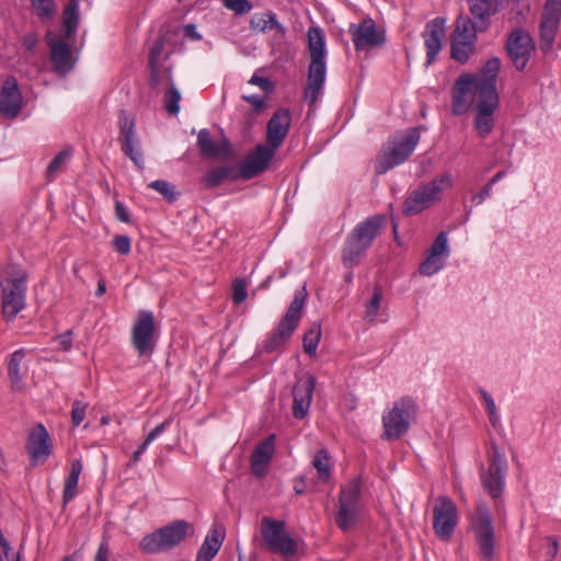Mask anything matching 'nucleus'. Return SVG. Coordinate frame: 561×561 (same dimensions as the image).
<instances>
[{
    "label": "nucleus",
    "instance_id": "obj_8",
    "mask_svg": "<svg viewBox=\"0 0 561 561\" xmlns=\"http://www.w3.org/2000/svg\"><path fill=\"white\" fill-rule=\"evenodd\" d=\"M496 11L495 2H473L470 7L472 20L459 16L451 39L476 45L477 33L488 28L490 19Z\"/></svg>",
    "mask_w": 561,
    "mask_h": 561
},
{
    "label": "nucleus",
    "instance_id": "obj_14",
    "mask_svg": "<svg viewBox=\"0 0 561 561\" xmlns=\"http://www.w3.org/2000/svg\"><path fill=\"white\" fill-rule=\"evenodd\" d=\"M561 22V2H545L539 23V47L543 53L553 48Z\"/></svg>",
    "mask_w": 561,
    "mask_h": 561
},
{
    "label": "nucleus",
    "instance_id": "obj_52",
    "mask_svg": "<svg viewBox=\"0 0 561 561\" xmlns=\"http://www.w3.org/2000/svg\"><path fill=\"white\" fill-rule=\"evenodd\" d=\"M170 424H171V419H168L164 422H162L161 424H159L158 426H156L151 432H149V434L145 438L147 440V443L151 444L159 435H161L167 430V427Z\"/></svg>",
    "mask_w": 561,
    "mask_h": 561
},
{
    "label": "nucleus",
    "instance_id": "obj_40",
    "mask_svg": "<svg viewBox=\"0 0 561 561\" xmlns=\"http://www.w3.org/2000/svg\"><path fill=\"white\" fill-rule=\"evenodd\" d=\"M451 58L463 65L473 55L476 45L471 43L451 39Z\"/></svg>",
    "mask_w": 561,
    "mask_h": 561
},
{
    "label": "nucleus",
    "instance_id": "obj_64",
    "mask_svg": "<svg viewBox=\"0 0 561 561\" xmlns=\"http://www.w3.org/2000/svg\"><path fill=\"white\" fill-rule=\"evenodd\" d=\"M505 171H499L490 181L488 184L493 186L495 183H497L500 180H502L505 176Z\"/></svg>",
    "mask_w": 561,
    "mask_h": 561
},
{
    "label": "nucleus",
    "instance_id": "obj_7",
    "mask_svg": "<svg viewBox=\"0 0 561 561\" xmlns=\"http://www.w3.org/2000/svg\"><path fill=\"white\" fill-rule=\"evenodd\" d=\"M308 296L306 285L295 293L294 299L279 321L276 330L266 340L265 351L275 352L291 337L302 316V309Z\"/></svg>",
    "mask_w": 561,
    "mask_h": 561
},
{
    "label": "nucleus",
    "instance_id": "obj_3",
    "mask_svg": "<svg viewBox=\"0 0 561 561\" xmlns=\"http://www.w3.org/2000/svg\"><path fill=\"white\" fill-rule=\"evenodd\" d=\"M421 139V127L409 128L391 137L376 158L375 172L385 174L397 165L404 163L415 150Z\"/></svg>",
    "mask_w": 561,
    "mask_h": 561
},
{
    "label": "nucleus",
    "instance_id": "obj_18",
    "mask_svg": "<svg viewBox=\"0 0 561 561\" xmlns=\"http://www.w3.org/2000/svg\"><path fill=\"white\" fill-rule=\"evenodd\" d=\"M506 49L515 68L519 71L524 70L536 49V44L531 35L522 30H514L506 43Z\"/></svg>",
    "mask_w": 561,
    "mask_h": 561
},
{
    "label": "nucleus",
    "instance_id": "obj_11",
    "mask_svg": "<svg viewBox=\"0 0 561 561\" xmlns=\"http://www.w3.org/2000/svg\"><path fill=\"white\" fill-rule=\"evenodd\" d=\"M157 323L151 311L140 310L131 329V344L139 356L150 357L156 347Z\"/></svg>",
    "mask_w": 561,
    "mask_h": 561
},
{
    "label": "nucleus",
    "instance_id": "obj_36",
    "mask_svg": "<svg viewBox=\"0 0 561 561\" xmlns=\"http://www.w3.org/2000/svg\"><path fill=\"white\" fill-rule=\"evenodd\" d=\"M250 27L254 32L265 33L272 28H276L280 34H285L286 28L276 20V15L272 12L254 14L250 21Z\"/></svg>",
    "mask_w": 561,
    "mask_h": 561
},
{
    "label": "nucleus",
    "instance_id": "obj_16",
    "mask_svg": "<svg viewBox=\"0 0 561 561\" xmlns=\"http://www.w3.org/2000/svg\"><path fill=\"white\" fill-rule=\"evenodd\" d=\"M506 462L504 456L499 451L495 445L492 446L490 463L488 471L481 472V482L484 490L493 497L497 499L503 492L505 485Z\"/></svg>",
    "mask_w": 561,
    "mask_h": 561
},
{
    "label": "nucleus",
    "instance_id": "obj_9",
    "mask_svg": "<svg viewBox=\"0 0 561 561\" xmlns=\"http://www.w3.org/2000/svg\"><path fill=\"white\" fill-rule=\"evenodd\" d=\"M191 525L185 520H175L145 536L140 549L147 553H159L181 543L187 535Z\"/></svg>",
    "mask_w": 561,
    "mask_h": 561
},
{
    "label": "nucleus",
    "instance_id": "obj_32",
    "mask_svg": "<svg viewBox=\"0 0 561 561\" xmlns=\"http://www.w3.org/2000/svg\"><path fill=\"white\" fill-rule=\"evenodd\" d=\"M224 540V533L214 529L211 534L207 535L202 543L196 561H210L219 551Z\"/></svg>",
    "mask_w": 561,
    "mask_h": 561
},
{
    "label": "nucleus",
    "instance_id": "obj_53",
    "mask_svg": "<svg viewBox=\"0 0 561 561\" xmlns=\"http://www.w3.org/2000/svg\"><path fill=\"white\" fill-rule=\"evenodd\" d=\"M559 551V543L554 537L546 538V556L553 559Z\"/></svg>",
    "mask_w": 561,
    "mask_h": 561
},
{
    "label": "nucleus",
    "instance_id": "obj_28",
    "mask_svg": "<svg viewBox=\"0 0 561 561\" xmlns=\"http://www.w3.org/2000/svg\"><path fill=\"white\" fill-rule=\"evenodd\" d=\"M445 20L436 18L428 22L423 33L426 47V66H430L442 49V36L444 33Z\"/></svg>",
    "mask_w": 561,
    "mask_h": 561
},
{
    "label": "nucleus",
    "instance_id": "obj_35",
    "mask_svg": "<svg viewBox=\"0 0 561 561\" xmlns=\"http://www.w3.org/2000/svg\"><path fill=\"white\" fill-rule=\"evenodd\" d=\"M83 466L80 459H76L71 462V468L68 477L65 480L62 491V503L67 505L75 496L78 486L79 477L82 472Z\"/></svg>",
    "mask_w": 561,
    "mask_h": 561
},
{
    "label": "nucleus",
    "instance_id": "obj_47",
    "mask_svg": "<svg viewBox=\"0 0 561 561\" xmlns=\"http://www.w3.org/2000/svg\"><path fill=\"white\" fill-rule=\"evenodd\" d=\"M163 49H164V41L159 37L153 42L152 47L150 49V54H149V68H150V70H152L153 73L156 72V65L158 64V60H159Z\"/></svg>",
    "mask_w": 561,
    "mask_h": 561
},
{
    "label": "nucleus",
    "instance_id": "obj_55",
    "mask_svg": "<svg viewBox=\"0 0 561 561\" xmlns=\"http://www.w3.org/2000/svg\"><path fill=\"white\" fill-rule=\"evenodd\" d=\"M57 342L62 351H69L72 345V331L69 330L57 336Z\"/></svg>",
    "mask_w": 561,
    "mask_h": 561
},
{
    "label": "nucleus",
    "instance_id": "obj_26",
    "mask_svg": "<svg viewBox=\"0 0 561 561\" xmlns=\"http://www.w3.org/2000/svg\"><path fill=\"white\" fill-rule=\"evenodd\" d=\"M476 101L474 127L479 136L486 137L494 127L493 114L499 106V99L473 98Z\"/></svg>",
    "mask_w": 561,
    "mask_h": 561
},
{
    "label": "nucleus",
    "instance_id": "obj_10",
    "mask_svg": "<svg viewBox=\"0 0 561 561\" xmlns=\"http://www.w3.org/2000/svg\"><path fill=\"white\" fill-rule=\"evenodd\" d=\"M285 522L264 516L261 519L260 534L266 549L289 558L297 552V542L285 530Z\"/></svg>",
    "mask_w": 561,
    "mask_h": 561
},
{
    "label": "nucleus",
    "instance_id": "obj_34",
    "mask_svg": "<svg viewBox=\"0 0 561 561\" xmlns=\"http://www.w3.org/2000/svg\"><path fill=\"white\" fill-rule=\"evenodd\" d=\"M350 512H351V491L342 488L339 503L336 505V514L334 516L337 526L347 531L351 528L350 524Z\"/></svg>",
    "mask_w": 561,
    "mask_h": 561
},
{
    "label": "nucleus",
    "instance_id": "obj_54",
    "mask_svg": "<svg viewBox=\"0 0 561 561\" xmlns=\"http://www.w3.org/2000/svg\"><path fill=\"white\" fill-rule=\"evenodd\" d=\"M115 216L122 222L127 224L130 221V217H129V213H128L127 208L119 201L115 202Z\"/></svg>",
    "mask_w": 561,
    "mask_h": 561
},
{
    "label": "nucleus",
    "instance_id": "obj_56",
    "mask_svg": "<svg viewBox=\"0 0 561 561\" xmlns=\"http://www.w3.org/2000/svg\"><path fill=\"white\" fill-rule=\"evenodd\" d=\"M492 186L490 184H486L481 188L479 193L472 196V202L476 204H482L486 198L491 196Z\"/></svg>",
    "mask_w": 561,
    "mask_h": 561
},
{
    "label": "nucleus",
    "instance_id": "obj_15",
    "mask_svg": "<svg viewBox=\"0 0 561 561\" xmlns=\"http://www.w3.org/2000/svg\"><path fill=\"white\" fill-rule=\"evenodd\" d=\"M119 142L123 152L134 162L140 170L144 169V159L139 140L136 137L135 119L124 110L119 112L118 117Z\"/></svg>",
    "mask_w": 561,
    "mask_h": 561
},
{
    "label": "nucleus",
    "instance_id": "obj_21",
    "mask_svg": "<svg viewBox=\"0 0 561 561\" xmlns=\"http://www.w3.org/2000/svg\"><path fill=\"white\" fill-rule=\"evenodd\" d=\"M449 256L448 234L440 231L431 248L425 253L424 261L420 264L419 272L424 276H432L438 273Z\"/></svg>",
    "mask_w": 561,
    "mask_h": 561
},
{
    "label": "nucleus",
    "instance_id": "obj_29",
    "mask_svg": "<svg viewBox=\"0 0 561 561\" xmlns=\"http://www.w3.org/2000/svg\"><path fill=\"white\" fill-rule=\"evenodd\" d=\"M275 451V435H268L254 449L251 456V471L256 477L265 473L266 467L272 460Z\"/></svg>",
    "mask_w": 561,
    "mask_h": 561
},
{
    "label": "nucleus",
    "instance_id": "obj_4",
    "mask_svg": "<svg viewBox=\"0 0 561 561\" xmlns=\"http://www.w3.org/2000/svg\"><path fill=\"white\" fill-rule=\"evenodd\" d=\"M417 403L411 397H402L382 413L381 439L392 442L403 437L417 414Z\"/></svg>",
    "mask_w": 561,
    "mask_h": 561
},
{
    "label": "nucleus",
    "instance_id": "obj_43",
    "mask_svg": "<svg viewBox=\"0 0 561 561\" xmlns=\"http://www.w3.org/2000/svg\"><path fill=\"white\" fill-rule=\"evenodd\" d=\"M148 186L161 194L169 203H173L178 198L175 186L164 180L153 181Z\"/></svg>",
    "mask_w": 561,
    "mask_h": 561
},
{
    "label": "nucleus",
    "instance_id": "obj_62",
    "mask_svg": "<svg viewBox=\"0 0 561 561\" xmlns=\"http://www.w3.org/2000/svg\"><path fill=\"white\" fill-rule=\"evenodd\" d=\"M184 34L186 37L198 41L202 36L196 32V27L194 24L190 23L184 26Z\"/></svg>",
    "mask_w": 561,
    "mask_h": 561
},
{
    "label": "nucleus",
    "instance_id": "obj_31",
    "mask_svg": "<svg viewBox=\"0 0 561 561\" xmlns=\"http://www.w3.org/2000/svg\"><path fill=\"white\" fill-rule=\"evenodd\" d=\"M24 357V350L15 351L10 357L8 364V376L11 381V388L13 390L20 391L24 388L23 378L27 370L26 367L23 366Z\"/></svg>",
    "mask_w": 561,
    "mask_h": 561
},
{
    "label": "nucleus",
    "instance_id": "obj_12",
    "mask_svg": "<svg viewBox=\"0 0 561 561\" xmlns=\"http://www.w3.org/2000/svg\"><path fill=\"white\" fill-rule=\"evenodd\" d=\"M471 527L479 547L480 557L484 561H491L494 554V529L492 517L488 507L478 505L472 517Z\"/></svg>",
    "mask_w": 561,
    "mask_h": 561
},
{
    "label": "nucleus",
    "instance_id": "obj_45",
    "mask_svg": "<svg viewBox=\"0 0 561 561\" xmlns=\"http://www.w3.org/2000/svg\"><path fill=\"white\" fill-rule=\"evenodd\" d=\"M248 296L247 283L242 278H237L232 283V300L236 305H240Z\"/></svg>",
    "mask_w": 561,
    "mask_h": 561
},
{
    "label": "nucleus",
    "instance_id": "obj_17",
    "mask_svg": "<svg viewBox=\"0 0 561 561\" xmlns=\"http://www.w3.org/2000/svg\"><path fill=\"white\" fill-rule=\"evenodd\" d=\"M353 43L357 51L380 48L386 43V31L371 18L365 16L353 32Z\"/></svg>",
    "mask_w": 561,
    "mask_h": 561
},
{
    "label": "nucleus",
    "instance_id": "obj_46",
    "mask_svg": "<svg viewBox=\"0 0 561 561\" xmlns=\"http://www.w3.org/2000/svg\"><path fill=\"white\" fill-rule=\"evenodd\" d=\"M88 405V403L80 400L73 401L71 409V422L75 426H78L83 422Z\"/></svg>",
    "mask_w": 561,
    "mask_h": 561
},
{
    "label": "nucleus",
    "instance_id": "obj_27",
    "mask_svg": "<svg viewBox=\"0 0 561 561\" xmlns=\"http://www.w3.org/2000/svg\"><path fill=\"white\" fill-rule=\"evenodd\" d=\"M22 108V95L14 78H8L0 92V113L7 118L16 117Z\"/></svg>",
    "mask_w": 561,
    "mask_h": 561
},
{
    "label": "nucleus",
    "instance_id": "obj_60",
    "mask_svg": "<svg viewBox=\"0 0 561 561\" xmlns=\"http://www.w3.org/2000/svg\"><path fill=\"white\" fill-rule=\"evenodd\" d=\"M22 44H23V47L26 50H32L37 45V36H36V34H34V33L26 34L23 37Z\"/></svg>",
    "mask_w": 561,
    "mask_h": 561
},
{
    "label": "nucleus",
    "instance_id": "obj_5",
    "mask_svg": "<svg viewBox=\"0 0 561 561\" xmlns=\"http://www.w3.org/2000/svg\"><path fill=\"white\" fill-rule=\"evenodd\" d=\"M451 187L453 176L449 172L443 173L425 184H421L407 194L402 205V213L405 216H413L428 209L443 198L446 190Z\"/></svg>",
    "mask_w": 561,
    "mask_h": 561
},
{
    "label": "nucleus",
    "instance_id": "obj_37",
    "mask_svg": "<svg viewBox=\"0 0 561 561\" xmlns=\"http://www.w3.org/2000/svg\"><path fill=\"white\" fill-rule=\"evenodd\" d=\"M79 25V8L78 2H68L64 10L62 16V36L70 39L77 33Z\"/></svg>",
    "mask_w": 561,
    "mask_h": 561
},
{
    "label": "nucleus",
    "instance_id": "obj_51",
    "mask_svg": "<svg viewBox=\"0 0 561 561\" xmlns=\"http://www.w3.org/2000/svg\"><path fill=\"white\" fill-rule=\"evenodd\" d=\"M225 7L236 14H243L252 9L251 2H224Z\"/></svg>",
    "mask_w": 561,
    "mask_h": 561
},
{
    "label": "nucleus",
    "instance_id": "obj_57",
    "mask_svg": "<svg viewBox=\"0 0 561 561\" xmlns=\"http://www.w3.org/2000/svg\"><path fill=\"white\" fill-rule=\"evenodd\" d=\"M110 559V547L106 541L101 542L98 552L94 557V561H108Z\"/></svg>",
    "mask_w": 561,
    "mask_h": 561
},
{
    "label": "nucleus",
    "instance_id": "obj_20",
    "mask_svg": "<svg viewBox=\"0 0 561 561\" xmlns=\"http://www.w3.org/2000/svg\"><path fill=\"white\" fill-rule=\"evenodd\" d=\"M275 151L267 145H257L239 164L237 169L239 176L249 180L263 173L268 168Z\"/></svg>",
    "mask_w": 561,
    "mask_h": 561
},
{
    "label": "nucleus",
    "instance_id": "obj_63",
    "mask_svg": "<svg viewBox=\"0 0 561 561\" xmlns=\"http://www.w3.org/2000/svg\"><path fill=\"white\" fill-rule=\"evenodd\" d=\"M489 414V420H490V423L492 424V426L496 427L500 425V416L497 414V411L496 410H493V411H490L488 412Z\"/></svg>",
    "mask_w": 561,
    "mask_h": 561
},
{
    "label": "nucleus",
    "instance_id": "obj_58",
    "mask_svg": "<svg viewBox=\"0 0 561 561\" xmlns=\"http://www.w3.org/2000/svg\"><path fill=\"white\" fill-rule=\"evenodd\" d=\"M243 99L252 104L255 111L263 110L265 105L264 99L259 95H245Z\"/></svg>",
    "mask_w": 561,
    "mask_h": 561
},
{
    "label": "nucleus",
    "instance_id": "obj_23",
    "mask_svg": "<svg viewBox=\"0 0 561 561\" xmlns=\"http://www.w3.org/2000/svg\"><path fill=\"white\" fill-rule=\"evenodd\" d=\"M45 38L50 48V61L54 70L61 75L69 72L75 65L70 46L53 32H47Z\"/></svg>",
    "mask_w": 561,
    "mask_h": 561
},
{
    "label": "nucleus",
    "instance_id": "obj_22",
    "mask_svg": "<svg viewBox=\"0 0 561 561\" xmlns=\"http://www.w3.org/2000/svg\"><path fill=\"white\" fill-rule=\"evenodd\" d=\"M26 448L33 467L44 462L51 454L49 435L43 424H37L30 431Z\"/></svg>",
    "mask_w": 561,
    "mask_h": 561
},
{
    "label": "nucleus",
    "instance_id": "obj_39",
    "mask_svg": "<svg viewBox=\"0 0 561 561\" xmlns=\"http://www.w3.org/2000/svg\"><path fill=\"white\" fill-rule=\"evenodd\" d=\"M382 293L379 288H375L373 297L365 305L364 320L373 323L375 321L386 322L388 316L383 312L379 313Z\"/></svg>",
    "mask_w": 561,
    "mask_h": 561
},
{
    "label": "nucleus",
    "instance_id": "obj_25",
    "mask_svg": "<svg viewBox=\"0 0 561 561\" xmlns=\"http://www.w3.org/2000/svg\"><path fill=\"white\" fill-rule=\"evenodd\" d=\"M316 378L312 375H307L295 383L293 414L296 419L302 420L308 414Z\"/></svg>",
    "mask_w": 561,
    "mask_h": 561
},
{
    "label": "nucleus",
    "instance_id": "obj_42",
    "mask_svg": "<svg viewBox=\"0 0 561 561\" xmlns=\"http://www.w3.org/2000/svg\"><path fill=\"white\" fill-rule=\"evenodd\" d=\"M71 156V149L66 148L61 150L48 164L46 169L47 181H53L56 174L65 169L67 160Z\"/></svg>",
    "mask_w": 561,
    "mask_h": 561
},
{
    "label": "nucleus",
    "instance_id": "obj_50",
    "mask_svg": "<svg viewBox=\"0 0 561 561\" xmlns=\"http://www.w3.org/2000/svg\"><path fill=\"white\" fill-rule=\"evenodd\" d=\"M250 84L259 87L264 92H272L274 90V83L267 78H263L254 73L249 80Z\"/></svg>",
    "mask_w": 561,
    "mask_h": 561
},
{
    "label": "nucleus",
    "instance_id": "obj_49",
    "mask_svg": "<svg viewBox=\"0 0 561 561\" xmlns=\"http://www.w3.org/2000/svg\"><path fill=\"white\" fill-rule=\"evenodd\" d=\"M130 238L125 234L115 236L112 242L113 249L119 254L127 255L130 252Z\"/></svg>",
    "mask_w": 561,
    "mask_h": 561
},
{
    "label": "nucleus",
    "instance_id": "obj_33",
    "mask_svg": "<svg viewBox=\"0 0 561 561\" xmlns=\"http://www.w3.org/2000/svg\"><path fill=\"white\" fill-rule=\"evenodd\" d=\"M238 170L233 167H219L210 169L204 176L203 182L207 188L220 185L225 180L239 179Z\"/></svg>",
    "mask_w": 561,
    "mask_h": 561
},
{
    "label": "nucleus",
    "instance_id": "obj_13",
    "mask_svg": "<svg viewBox=\"0 0 561 561\" xmlns=\"http://www.w3.org/2000/svg\"><path fill=\"white\" fill-rule=\"evenodd\" d=\"M458 523L455 503L447 496H439L433 508V529L442 540H449Z\"/></svg>",
    "mask_w": 561,
    "mask_h": 561
},
{
    "label": "nucleus",
    "instance_id": "obj_44",
    "mask_svg": "<svg viewBox=\"0 0 561 561\" xmlns=\"http://www.w3.org/2000/svg\"><path fill=\"white\" fill-rule=\"evenodd\" d=\"M165 108L169 114L176 115L180 111L181 94L179 90L171 83L168 92L165 93Z\"/></svg>",
    "mask_w": 561,
    "mask_h": 561
},
{
    "label": "nucleus",
    "instance_id": "obj_59",
    "mask_svg": "<svg viewBox=\"0 0 561 561\" xmlns=\"http://www.w3.org/2000/svg\"><path fill=\"white\" fill-rule=\"evenodd\" d=\"M352 494H353V522H354L356 514H359V515L362 514V510L357 508L355 505L357 495H362V491L359 490V481H356V482L353 481Z\"/></svg>",
    "mask_w": 561,
    "mask_h": 561
},
{
    "label": "nucleus",
    "instance_id": "obj_19",
    "mask_svg": "<svg viewBox=\"0 0 561 561\" xmlns=\"http://www.w3.org/2000/svg\"><path fill=\"white\" fill-rule=\"evenodd\" d=\"M385 216L375 215L359 222L353 231V259L364 254L385 225Z\"/></svg>",
    "mask_w": 561,
    "mask_h": 561
},
{
    "label": "nucleus",
    "instance_id": "obj_30",
    "mask_svg": "<svg viewBox=\"0 0 561 561\" xmlns=\"http://www.w3.org/2000/svg\"><path fill=\"white\" fill-rule=\"evenodd\" d=\"M197 144L203 156L207 158H226L231 154L227 140L215 142L207 129H202L197 136Z\"/></svg>",
    "mask_w": 561,
    "mask_h": 561
},
{
    "label": "nucleus",
    "instance_id": "obj_24",
    "mask_svg": "<svg viewBox=\"0 0 561 561\" xmlns=\"http://www.w3.org/2000/svg\"><path fill=\"white\" fill-rule=\"evenodd\" d=\"M290 123V112L287 108L277 110L267 122L265 145L277 150L289 131Z\"/></svg>",
    "mask_w": 561,
    "mask_h": 561
},
{
    "label": "nucleus",
    "instance_id": "obj_38",
    "mask_svg": "<svg viewBox=\"0 0 561 561\" xmlns=\"http://www.w3.org/2000/svg\"><path fill=\"white\" fill-rule=\"evenodd\" d=\"M312 467L317 472V479L321 483H328L331 478V461L329 451L324 448L318 450L312 459Z\"/></svg>",
    "mask_w": 561,
    "mask_h": 561
},
{
    "label": "nucleus",
    "instance_id": "obj_48",
    "mask_svg": "<svg viewBox=\"0 0 561 561\" xmlns=\"http://www.w3.org/2000/svg\"><path fill=\"white\" fill-rule=\"evenodd\" d=\"M33 9L37 16L49 20L55 12V4L54 2H33Z\"/></svg>",
    "mask_w": 561,
    "mask_h": 561
},
{
    "label": "nucleus",
    "instance_id": "obj_6",
    "mask_svg": "<svg viewBox=\"0 0 561 561\" xmlns=\"http://www.w3.org/2000/svg\"><path fill=\"white\" fill-rule=\"evenodd\" d=\"M26 273L15 266H9L1 280L2 313L7 321L15 319L25 307Z\"/></svg>",
    "mask_w": 561,
    "mask_h": 561
},
{
    "label": "nucleus",
    "instance_id": "obj_41",
    "mask_svg": "<svg viewBox=\"0 0 561 561\" xmlns=\"http://www.w3.org/2000/svg\"><path fill=\"white\" fill-rule=\"evenodd\" d=\"M321 339V327L318 323H313L312 327L305 333L302 347L304 352L310 356H314L317 347Z\"/></svg>",
    "mask_w": 561,
    "mask_h": 561
},
{
    "label": "nucleus",
    "instance_id": "obj_61",
    "mask_svg": "<svg viewBox=\"0 0 561 561\" xmlns=\"http://www.w3.org/2000/svg\"><path fill=\"white\" fill-rule=\"evenodd\" d=\"M480 393L485 403L486 411L490 412V411L496 410L495 402H494L493 398L491 397V394L489 392H486L484 389H481Z\"/></svg>",
    "mask_w": 561,
    "mask_h": 561
},
{
    "label": "nucleus",
    "instance_id": "obj_1",
    "mask_svg": "<svg viewBox=\"0 0 561 561\" xmlns=\"http://www.w3.org/2000/svg\"><path fill=\"white\" fill-rule=\"evenodd\" d=\"M501 70V59L492 57L485 61L477 75L461 73L453 85L451 105L455 115L465 114L469 107L467 94L472 93L473 98L499 99L496 91L497 76Z\"/></svg>",
    "mask_w": 561,
    "mask_h": 561
},
{
    "label": "nucleus",
    "instance_id": "obj_2",
    "mask_svg": "<svg viewBox=\"0 0 561 561\" xmlns=\"http://www.w3.org/2000/svg\"><path fill=\"white\" fill-rule=\"evenodd\" d=\"M307 36L310 64L304 98L310 106H313L322 92L325 80V47L324 37L320 28L310 27Z\"/></svg>",
    "mask_w": 561,
    "mask_h": 561
}]
</instances>
